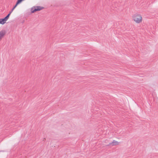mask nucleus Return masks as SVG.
<instances>
[{"label": "nucleus", "mask_w": 158, "mask_h": 158, "mask_svg": "<svg viewBox=\"0 0 158 158\" xmlns=\"http://www.w3.org/2000/svg\"><path fill=\"white\" fill-rule=\"evenodd\" d=\"M118 143L117 141L115 140H114L112 142L110 143L108 145H111L112 146H114L118 145Z\"/></svg>", "instance_id": "3"}, {"label": "nucleus", "mask_w": 158, "mask_h": 158, "mask_svg": "<svg viewBox=\"0 0 158 158\" xmlns=\"http://www.w3.org/2000/svg\"><path fill=\"white\" fill-rule=\"evenodd\" d=\"M22 1V0H18L16 2V4L17 6Z\"/></svg>", "instance_id": "7"}, {"label": "nucleus", "mask_w": 158, "mask_h": 158, "mask_svg": "<svg viewBox=\"0 0 158 158\" xmlns=\"http://www.w3.org/2000/svg\"><path fill=\"white\" fill-rule=\"evenodd\" d=\"M17 5L15 4V5L14 6V7H13L12 10L10 11H11V13L14 10L15 8L17 6Z\"/></svg>", "instance_id": "8"}, {"label": "nucleus", "mask_w": 158, "mask_h": 158, "mask_svg": "<svg viewBox=\"0 0 158 158\" xmlns=\"http://www.w3.org/2000/svg\"><path fill=\"white\" fill-rule=\"evenodd\" d=\"M5 23L6 22H5L3 19H0V24H3Z\"/></svg>", "instance_id": "6"}, {"label": "nucleus", "mask_w": 158, "mask_h": 158, "mask_svg": "<svg viewBox=\"0 0 158 158\" xmlns=\"http://www.w3.org/2000/svg\"><path fill=\"white\" fill-rule=\"evenodd\" d=\"M44 8L43 7L39 6H34L31 9V12L33 13L36 11H40L42 10Z\"/></svg>", "instance_id": "2"}, {"label": "nucleus", "mask_w": 158, "mask_h": 158, "mask_svg": "<svg viewBox=\"0 0 158 158\" xmlns=\"http://www.w3.org/2000/svg\"><path fill=\"white\" fill-rule=\"evenodd\" d=\"M6 34V31L5 30H2L0 31V39L3 37Z\"/></svg>", "instance_id": "4"}, {"label": "nucleus", "mask_w": 158, "mask_h": 158, "mask_svg": "<svg viewBox=\"0 0 158 158\" xmlns=\"http://www.w3.org/2000/svg\"><path fill=\"white\" fill-rule=\"evenodd\" d=\"M134 20L136 23H139L142 21V17L140 15L135 14L133 16Z\"/></svg>", "instance_id": "1"}, {"label": "nucleus", "mask_w": 158, "mask_h": 158, "mask_svg": "<svg viewBox=\"0 0 158 158\" xmlns=\"http://www.w3.org/2000/svg\"><path fill=\"white\" fill-rule=\"evenodd\" d=\"M45 138H44V140H43V141H44L45 140Z\"/></svg>", "instance_id": "9"}, {"label": "nucleus", "mask_w": 158, "mask_h": 158, "mask_svg": "<svg viewBox=\"0 0 158 158\" xmlns=\"http://www.w3.org/2000/svg\"><path fill=\"white\" fill-rule=\"evenodd\" d=\"M11 13V11H10L9 13L7 15V16L4 18H3L5 22L9 18V17Z\"/></svg>", "instance_id": "5"}]
</instances>
